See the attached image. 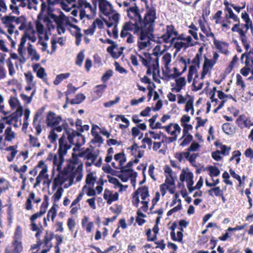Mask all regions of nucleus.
<instances>
[{"label":"nucleus","mask_w":253,"mask_h":253,"mask_svg":"<svg viewBox=\"0 0 253 253\" xmlns=\"http://www.w3.org/2000/svg\"><path fill=\"white\" fill-rule=\"evenodd\" d=\"M156 10L154 8H150L143 19L135 21L136 27L134 33L137 35H144L154 37L153 31L156 19Z\"/></svg>","instance_id":"1"},{"label":"nucleus","mask_w":253,"mask_h":253,"mask_svg":"<svg viewBox=\"0 0 253 253\" xmlns=\"http://www.w3.org/2000/svg\"><path fill=\"white\" fill-rule=\"evenodd\" d=\"M64 156L60 155H54L53 160V164L54 167H56V170L59 172L58 175L54 179L53 188H55L59 184H63L67 179L66 172H62L61 166L64 162Z\"/></svg>","instance_id":"2"},{"label":"nucleus","mask_w":253,"mask_h":253,"mask_svg":"<svg viewBox=\"0 0 253 253\" xmlns=\"http://www.w3.org/2000/svg\"><path fill=\"white\" fill-rule=\"evenodd\" d=\"M78 4V8L80 9V17L81 19H83L84 17L89 19L95 15L96 2H95L93 7L86 0H79Z\"/></svg>","instance_id":"3"},{"label":"nucleus","mask_w":253,"mask_h":253,"mask_svg":"<svg viewBox=\"0 0 253 253\" xmlns=\"http://www.w3.org/2000/svg\"><path fill=\"white\" fill-rule=\"evenodd\" d=\"M62 121L61 116H56L55 114L51 111H50L46 119V123L48 126L55 127L58 125Z\"/></svg>","instance_id":"4"},{"label":"nucleus","mask_w":253,"mask_h":253,"mask_svg":"<svg viewBox=\"0 0 253 253\" xmlns=\"http://www.w3.org/2000/svg\"><path fill=\"white\" fill-rule=\"evenodd\" d=\"M138 36V46L140 50L145 49L150 45V41L154 37L144 35H137Z\"/></svg>","instance_id":"5"},{"label":"nucleus","mask_w":253,"mask_h":253,"mask_svg":"<svg viewBox=\"0 0 253 253\" xmlns=\"http://www.w3.org/2000/svg\"><path fill=\"white\" fill-rule=\"evenodd\" d=\"M23 115V110L22 106H19L15 112L12 114L10 116L5 117L3 118V120L5 121L6 124L11 125L12 124L13 122L17 123L18 120V116L19 115L20 117Z\"/></svg>","instance_id":"6"},{"label":"nucleus","mask_w":253,"mask_h":253,"mask_svg":"<svg viewBox=\"0 0 253 253\" xmlns=\"http://www.w3.org/2000/svg\"><path fill=\"white\" fill-rule=\"evenodd\" d=\"M172 35H178V32L174 30L172 25H168L167 26V32L162 36L161 38L166 43L170 42V38Z\"/></svg>","instance_id":"7"},{"label":"nucleus","mask_w":253,"mask_h":253,"mask_svg":"<svg viewBox=\"0 0 253 253\" xmlns=\"http://www.w3.org/2000/svg\"><path fill=\"white\" fill-rule=\"evenodd\" d=\"M59 145L58 153L63 156L66 154L67 150L71 148L70 145L68 144L67 141L64 136H62L59 139Z\"/></svg>","instance_id":"8"},{"label":"nucleus","mask_w":253,"mask_h":253,"mask_svg":"<svg viewBox=\"0 0 253 253\" xmlns=\"http://www.w3.org/2000/svg\"><path fill=\"white\" fill-rule=\"evenodd\" d=\"M99 3V8L101 13L104 15L110 14L109 11L112 8L111 4L106 0H97Z\"/></svg>","instance_id":"9"},{"label":"nucleus","mask_w":253,"mask_h":253,"mask_svg":"<svg viewBox=\"0 0 253 253\" xmlns=\"http://www.w3.org/2000/svg\"><path fill=\"white\" fill-rule=\"evenodd\" d=\"M127 11V16L130 18L134 19L135 21L141 19V15L136 6L130 7Z\"/></svg>","instance_id":"10"},{"label":"nucleus","mask_w":253,"mask_h":253,"mask_svg":"<svg viewBox=\"0 0 253 253\" xmlns=\"http://www.w3.org/2000/svg\"><path fill=\"white\" fill-rule=\"evenodd\" d=\"M166 131L171 135H177L176 133H180L181 128L178 124H170L165 127Z\"/></svg>","instance_id":"11"},{"label":"nucleus","mask_w":253,"mask_h":253,"mask_svg":"<svg viewBox=\"0 0 253 253\" xmlns=\"http://www.w3.org/2000/svg\"><path fill=\"white\" fill-rule=\"evenodd\" d=\"M28 54L32 56V60L39 61L40 58V56L36 49L33 48V45L30 43H28V46L27 48Z\"/></svg>","instance_id":"12"},{"label":"nucleus","mask_w":253,"mask_h":253,"mask_svg":"<svg viewBox=\"0 0 253 253\" xmlns=\"http://www.w3.org/2000/svg\"><path fill=\"white\" fill-rule=\"evenodd\" d=\"M120 169V172L123 174H126L129 178L130 177L135 178L137 176V173L131 169H126L125 167H121Z\"/></svg>","instance_id":"13"},{"label":"nucleus","mask_w":253,"mask_h":253,"mask_svg":"<svg viewBox=\"0 0 253 253\" xmlns=\"http://www.w3.org/2000/svg\"><path fill=\"white\" fill-rule=\"evenodd\" d=\"M193 174L191 172H188L186 173V181L187 182V186L189 192L192 193L193 192L192 185L194 183L193 180Z\"/></svg>","instance_id":"14"},{"label":"nucleus","mask_w":253,"mask_h":253,"mask_svg":"<svg viewBox=\"0 0 253 253\" xmlns=\"http://www.w3.org/2000/svg\"><path fill=\"white\" fill-rule=\"evenodd\" d=\"M207 192L211 197L222 196L223 191L220 189L219 187H215L214 188L209 189Z\"/></svg>","instance_id":"15"},{"label":"nucleus","mask_w":253,"mask_h":253,"mask_svg":"<svg viewBox=\"0 0 253 253\" xmlns=\"http://www.w3.org/2000/svg\"><path fill=\"white\" fill-rule=\"evenodd\" d=\"M85 98V96L84 94H78L75 98L72 99L70 101V103L73 104H79L82 103Z\"/></svg>","instance_id":"16"},{"label":"nucleus","mask_w":253,"mask_h":253,"mask_svg":"<svg viewBox=\"0 0 253 253\" xmlns=\"http://www.w3.org/2000/svg\"><path fill=\"white\" fill-rule=\"evenodd\" d=\"M139 193L143 201H145L146 198L149 196L148 187L143 186L138 188Z\"/></svg>","instance_id":"17"},{"label":"nucleus","mask_w":253,"mask_h":253,"mask_svg":"<svg viewBox=\"0 0 253 253\" xmlns=\"http://www.w3.org/2000/svg\"><path fill=\"white\" fill-rule=\"evenodd\" d=\"M5 139L8 141H10L15 137V133L12 131L10 126L7 127L5 130Z\"/></svg>","instance_id":"18"},{"label":"nucleus","mask_w":253,"mask_h":253,"mask_svg":"<svg viewBox=\"0 0 253 253\" xmlns=\"http://www.w3.org/2000/svg\"><path fill=\"white\" fill-rule=\"evenodd\" d=\"M172 44H173V46L176 48L177 52H179L182 47L187 48L190 46L188 43L182 42H174Z\"/></svg>","instance_id":"19"},{"label":"nucleus","mask_w":253,"mask_h":253,"mask_svg":"<svg viewBox=\"0 0 253 253\" xmlns=\"http://www.w3.org/2000/svg\"><path fill=\"white\" fill-rule=\"evenodd\" d=\"M70 75L69 73H66L64 74H61L57 75L56 77L55 80L54 81V84L55 85H57L59 84L64 79H66L68 78Z\"/></svg>","instance_id":"20"},{"label":"nucleus","mask_w":253,"mask_h":253,"mask_svg":"<svg viewBox=\"0 0 253 253\" xmlns=\"http://www.w3.org/2000/svg\"><path fill=\"white\" fill-rule=\"evenodd\" d=\"M23 0H11V4L9 7L11 10H12L13 13L17 14V15L20 14V11L18 10V6L16 5L17 2H21Z\"/></svg>","instance_id":"21"},{"label":"nucleus","mask_w":253,"mask_h":253,"mask_svg":"<svg viewBox=\"0 0 253 253\" xmlns=\"http://www.w3.org/2000/svg\"><path fill=\"white\" fill-rule=\"evenodd\" d=\"M176 234L177 235L176 236L174 232H170V236L172 240L182 242L183 237V233L181 231H178Z\"/></svg>","instance_id":"22"},{"label":"nucleus","mask_w":253,"mask_h":253,"mask_svg":"<svg viewBox=\"0 0 253 253\" xmlns=\"http://www.w3.org/2000/svg\"><path fill=\"white\" fill-rule=\"evenodd\" d=\"M14 19L15 16L11 15H6L1 18L2 22L7 25H12V23L14 22Z\"/></svg>","instance_id":"23"},{"label":"nucleus","mask_w":253,"mask_h":253,"mask_svg":"<svg viewBox=\"0 0 253 253\" xmlns=\"http://www.w3.org/2000/svg\"><path fill=\"white\" fill-rule=\"evenodd\" d=\"M108 181L110 183H112L116 186H118L120 188V189L119 191H122L123 190V187L124 186V185L122 184L119 181V180L114 177L110 176L109 175L108 176Z\"/></svg>","instance_id":"24"},{"label":"nucleus","mask_w":253,"mask_h":253,"mask_svg":"<svg viewBox=\"0 0 253 253\" xmlns=\"http://www.w3.org/2000/svg\"><path fill=\"white\" fill-rule=\"evenodd\" d=\"M22 238V229L20 227V226H17L15 232H14V241L17 240L21 241Z\"/></svg>","instance_id":"25"},{"label":"nucleus","mask_w":253,"mask_h":253,"mask_svg":"<svg viewBox=\"0 0 253 253\" xmlns=\"http://www.w3.org/2000/svg\"><path fill=\"white\" fill-rule=\"evenodd\" d=\"M106 87L107 85L106 84L97 85L95 87L94 92L98 96L100 97L101 96Z\"/></svg>","instance_id":"26"},{"label":"nucleus","mask_w":253,"mask_h":253,"mask_svg":"<svg viewBox=\"0 0 253 253\" xmlns=\"http://www.w3.org/2000/svg\"><path fill=\"white\" fill-rule=\"evenodd\" d=\"M50 18L52 19L57 24V27L63 26V21L60 17H57L54 14L51 13L49 15Z\"/></svg>","instance_id":"27"},{"label":"nucleus","mask_w":253,"mask_h":253,"mask_svg":"<svg viewBox=\"0 0 253 253\" xmlns=\"http://www.w3.org/2000/svg\"><path fill=\"white\" fill-rule=\"evenodd\" d=\"M13 246L14 247V251L15 253H19L23 250V247L21 241H14Z\"/></svg>","instance_id":"28"},{"label":"nucleus","mask_w":253,"mask_h":253,"mask_svg":"<svg viewBox=\"0 0 253 253\" xmlns=\"http://www.w3.org/2000/svg\"><path fill=\"white\" fill-rule=\"evenodd\" d=\"M24 75L26 78V80L28 84L30 85H35V83L34 82V76L31 72L24 73Z\"/></svg>","instance_id":"29"},{"label":"nucleus","mask_w":253,"mask_h":253,"mask_svg":"<svg viewBox=\"0 0 253 253\" xmlns=\"http://www.w3.org/2000/svg\"><path fill=\"white\" fill-rule=\"evenodd\" d=\"M63 191L64 190L62 187H59L58 188L56 192L54 194L53 196L54 202H57L60 200L62 196Z\"/></svg>","instance_id":"30"},{"label":"nucleus","mask_w":253,"mask_h":253,"mask_svg":"<svg viewBox=\"0 0 253 253\" xmlns=\"http://www.w3.org/2000/svg\"><path fill=\"white\" fill-rule=\"evenodd\" d=\"M171 55L169 53L165 54L163 56V60L164 61L165 66L166 68H168V66L171 62Z\"/></svg>","instance_id":"31"},{"label":"nucleus","mask_w":253,"mask_h":253,"mask_svg":"<svg viewBox=\"0 0 253 253\" xmlns=\"http://www.w3.org/2000/svg\"><path fill=\"white\" fill-rule=\"evenodd\" d=\"M113 72L112 70L107 71L102 76L101 81L103 83H106L110 78L113 76Z\"/></svg>","instance_id":"32"},{"label":"nucleus","mask_w":253,"mask_h":253,"mask_svg":"<svg viewBox=\"0 0 253 253\" xmlns=\"http://www.w3.org/2000/svg\"><path fill=\"white\" fill-rule=\"evenodd\" d=\"M29 142L33 147H39L41 146L40 143L38 142V138L31 134L29 135Z\"/></svg>","instance_id":"33"},{"label":"nucleus","mask_w":253,"mask_h":253,"mask_svg":"<svg viewBox=\"0 0 253 253\" xmlns=\"http://www.w3.org/2000/svg\"><path fill=\"white\" fill-rule=\"evenodd\" d=\"M84 52L83 51H80L77 55L76 64L81 67L84 61Z\"/></svg>","instance_id":"34"},{"label":"nucleus","mask_w":253,"mask_h":253,"mask_svg":"<svg viewBox=\"0 0 253 253\" xmlns=\"http://www.w3.org/2000/svg\"><path fill=\"white\" fill-rule=\"evenodd\" d=\"M7 65L8 68L9 75L11 76H13L15 73V71L14 68L13 64L10 59H8L7 61Z\"/></svg>","instance_id":"35"},{"label":"nucleus","mask_w":253,"mask_h":253,"mask_svg":"<svg viewBox=\"0 0 253 253\" xmlns=\"http://www.w3.org/2000/svg\"><path fill=\"white\" fill-rule=\"evenodd\" d=\"M237 82L236 84L237 85H240L243 90H244L246 87V84L243 80L242 77L240 74L236 75Z\"/></svg>","instance_id":"36"},{"label":"nucleus","mask_w":253,"mask_h":253,"mask_svg":"<svg viewBox=\"0 0 253 253\" xmlns=\"http://www.w3.org/2000/svg\"><path fill=\"white\" fill-rule=\"evenodd\" d=\"M218 148L220 149V153L224 156L228 155L230 150V147L224 145L220 144Z\"/></svg>","instance_id":"37"},{"label":"nucleus","mask_w":253,"mask_h":253,"mask_svg":"<svg viewBox=\"0 0 253 253\" xmlns=\"http://www.w3.org/2000/svg\"><path fill=\"white\" fill-rule=\"evenodd\" d=\"M50 216H51V220L52 221H53L54 218L56 216V210L54 206L52 207L49 210V211L48 212V213L47 215V219L48 220H49V217Z\"/></svg>","instance_id":"38"},{"label":"nucleus","mask_w":253,"mask_h":253,"mask_svg":"<svg viewBox=\"0 0 253 253\" xmlns=\"http://www.w3.org/2000/svg\"><path fill=\"white\" fill-rule=\"evenodd\" d=\"M209 171L211 176H217L220 173V171L218 169L213 166H211L209 168Z\"/></svg>","instance_id":"39"},{"label":"nucleus","mask_w":253,"mask_h":253,"mask_svg":"<svg viewBox=\"0 0 253 253\" xmlns=\"http://www.w3.org/2000/svg\"><path fill=\"white\" fill-rule=\"evenodd\" d=\"M178 201L180 203H181V200L180 199H179ZM181 208H182V206H181V203H180L177 206L175 207L173 209H172L170 210H169L167 212V215L168 216H170V215H172L173 213L176 212L180 210L181 209Z\"/></svg>","instance_id":"40"},{"label":"nucleus","mask_w":253,"mask_h":253,"mask_svg":"<svg viewBox=\"0 0 253 253\" xmlns=\"http://www.w3.org/2000/svg\"><path fill=\"white\" fill-rule=\"evenodd\" d=\"M213 64L212 63L211 60L205 58V62L203 65V69L207 70V71H209L210 68H211L213 66Z\"/></svg>","instance_id":"41"},{"label":"nucleus","mask_w":253,"mask_h":253,"mask_svg":"<svg viewBox=\"0 0 253 253\" xmlns=\"http://www.w3.org/2000/svg\"><path fill=\"white\" fill-rule=\"evenodd\" d=\"M112 192L107 189H105L104 192L103 197L105 200H107L108 204H111V196Z\"/></svg>","instance_id":"42"},{"label":"nucleus","mask_w":253,"mask_h":253,"mask_svg":"<svg viewBox=\"0 0 253 253\" xmlns=\"http://www.w3.org/2000/svg\"><path fill=\"white\" fill-rule=\"evenodd\" d=\"M37 76L40 78L44 80V77H46L47 75L45 73V70L43 67H40L37 72Z\"/></svg>","instance_id":"43"},{"label":"nucleus","mask_w":253,"mask_h":253,"mask_svg":"<svg viewBox=\"0 0 253 253\" xmlns=\"http://www.w3.org/2000/svg\"><path fill=\"white\" fill-rule=\"evenodd\" d=\"M176 82V85L183 87L186 84V80L184 77H180L176 78L175 80Z\"/></svg>","instance_id":"44"},{"label":"nucleus","mask_w":253,"mask_h":253,"mask_svg":"<svg viewBox=\"0 0 253 253\" xmlns=\"http://www.w3.org/2000/svg\"><path fill=\"white\" fill-rule=\"evenodd\" d=\"M183 138V140L180 144V146L183 147L188 145L192 141L193 136L192 135H188L187 136L184 137Z\"/></svg>","instance_id":"45"},{"label":"nucleus","mask_w":253,"mask_h":253,"mask_svg":"<svg viewBox=\"0 0 253 253\" xmlns=\"http://www.w3.org/2000/svg\"><path fill=\"white\" fill-rule=\"evenodd\" d=\"M120 98L117 97L114 100H111L104 103V106L107 108H110L113 105L116 104L120 101Z\"/></svg>","instance_id":"46"},{"label":"nucleus","mask_w":253,"mask_h":253,"mask_svg":"<svg viewBox=\"0 0 253 253\" xmlns=\"http://www.w3.org/2000/svg\"><path fill=\"white\" fill-rule=\"evenodd\" d=\"M43 21L44 22L46 23L47 27L49 30L55 29V26L49 19V17H45L43 19Z\"/></svg>","instance_id":"47"},{"label":"nucleus","mask_w":253,"mask_h":253,"mask_svg":"<svg viewBox=\"0 0 253 253\" xmlns=\"http://www.w3.org/2000/svg\"><path fill=\"white\" fill-rule=\"evenodd\" d=\"M96 180V177L93 176V173H88L86 177L85 182L87 184H90L93 183Z\"/></svg>","instance_id":"48"},{"label":"nucleus","mask_w":253,"mask_h":253,"mask_svg":"<svg viewBox=\"0 0 253 253\" xmlns=\"http://www.w3.org/2000/svg\"><path fill=\"white\" fill-rule=\"evenodd\" d=\"M14 22L17 24H23L25 23H27V19L23 15L18 17L15 16Z\"/></svg>","instance_id":"49"},{"label":"nucleus","mask_w":253,"mask_h":253,"mask_svg":"<svg viewBox=\"0 0 253 253\" xmlns=\"http://www.w3.org/2000/svg\"><path fill=\"white\" fill-rule=\"evenodd\" d=\"M97 155L92 152H89L85 156V159L88 161H91L94 163L97 159Z\"/></svg>","instance_id":"50"},{"label":"nucleus","mask_w":253,"mask_h":253,"mask_svg":"<svg viewBox=\"0 0 253 253\" xmlns=\"http://www.w3.org/2000/svg\"><path fill=\"white\" fill-rule=\"evenodd\" d=\"M36 26L38 33L40 35L43 34L44 30L43 25L39 21H37L36 22Z\"/></svg>","instance_id":"51"},{"label":"nucleus","mask_w":253,"mask_h":253,"mask_svg":"<svg viewBox=\"0 0 253 253\" xmlns=\"http://www.w3.org/2000/svg\"><path fill=\"white\" fill-rule=\"evenodd\" d=\"M185 111L186 112H189L190 110H192L191 114H193L194 113V108H193V101L191 100H189L185 105Z\"/></svg>","instance_id":"52"},{"label":"nucleus","mask_w":253,"mask_h":253,"mask_svg":"<svg viewBox=\"0 0 253 253\" xmlns=\"http://www.w3.org/2000/svg\"><path fill=\"white\" fill-rule=\"evenodd\" d=\"M136 27V25L135 24V23L133 24L131 22H126L125 23L123 28L128 31H132L134 28H135Z\"/></svg>","instance_id":"53"},{"label":"nucleus","mask_w":253,"mask_h":253,"mask_svg":"<svg viewBox=\"0 0 253 253\" xmlns=\"http://www.w3.org/2000/svg\"><path fill=\"white\" fill-rule=\"evenodd\" d=\"M45 212V210H44L43 211H40V212H38L33 215H32L30 218V220L32 222H34V221L37 219L38 218L42 216Z\"/></svg>","instance_id":"54"},{"label":"nucleus","mask_w":253,"mask_h":253,"mask_svg":"<svg viewBox=\"0 0 253 253\" xmlns=\"http://www.w3.org/2000/svg\"><path fill=\"white\" fill-rule=\"evenodd\" d=\"M67 87L68 89L65 92L66 96H68L72 92H75L77 90V88L73 86L71 84H68Z\"/></svg>","instance_id":"55"},{"label":"nucleus","mask_w":253,"mask_h":253,"mask_svg":"<svg viewBox=\"0 0 253 253\" xmlns=\"http://www.w3.org/2000/svg\"><path fill=\"white\" fill-rule=\"evenodd\" d=\"M200 145L198 143L193 142L190 146L188 148V151L190 152L196 151L199 148Z\"/></svg>","instance_id":"56"},{"label":"nucleus","mask_w":253,"mask_h":253,"mask_svg":"<svg viewBox=\"0 0 253 253\" xmlns=\"http://www.w3.org/2000/svg\"><path fill=\"white\" fill-rule=\"evenodd\" d=\"M73 177L76 178V181L77 182L81 181L83 177V173L82 171L79 170L78 169H77L73 174Z\"/></svg>","instance_id":"57"},{"label":"nucleus","mask_w":253,"mask_h":253,"mask_svg":"<svg viewBox=\"0 0 253 253\" xmlns=\"http://www.w3.org/2000/svg\"><path fill=\"white\" fill-rule=\"evenodd\" d=\"M202 54L201 53H197L195 57L192 60V63L195 65H197L198 67H200V58L201 57Z\"/></svg>","instance_id":"58"},{"label":"nucleus","mask_w":253,"mask_h":253,"mask_svg":"<svg viewBox=\"0 0 253 253\" xmlns=\"http://www.w3.org/2000/svg\"><path fill=\"white\" fill-rule=\"evenodd\" d=\"M57 136L58 135L54 132V130H51L50 131L48 138L51 143H54L56 141Z\"/></svg>","instance_id":"59"},{"label":"nucleus","mask_w":253,"mask_h":253,"mask_svg":"<svg viewBox=\"0 0 253 253\" xmlns=\"http://www.w3.org/2000/svg\"><path fill=\"white\" fill-rule=\"evenodd\" d=\"M109 17V18L114 22L115 24L117 23V25L118 24L119 20V14L118 13H112L108 15Z\"/></svg>","instance_id":"60"},{"label":"nucleus","mask_w":253,"mask_h":253,"mask_svg":"<svg viewBox=\"0 0 253 253\" xmlns=\"http://www.w3.org/2000/svg\"><path fill=\"white\" fill-rule=\"evenodd\" d=\"M242 18L243 19H244V20L245 21V22L246 23H248V22H250L251 29H253L252 22L248 14L247 13H242Z\"/></svg>","instance_id":"61"},{"label":"nucleus","mask_w":253,"mask_h":253,"mask_svg":"<svg viewBox=\"0 0 253 253\" xmlns=\"http://www.w3.org/2000/svg\"><path fill=\"white\" fill-rule=\"evenodd\" d=\"M114 65L115 66L116 70L119 72L120 73L126 74L127 73L126 70H125L123 67H121L117 62H115Z\"/></svg>","instance_id":"62"},{"label":"nucleus","mask_w":253,"mask_h":253,"mask_svg":"<svg viewBox=\"0 0 253 253\" xmlns=\"http://www.w3.org/2000/svg\"><path fill=\"white\" fill-rule=\"evenodd\" d=\"M220 151L219 150H217L215 152H213L211 154L212 157L215 160L218 161L221 159V157L220 156Z\"/></svg>","instance_id":"63"},{"label":"nucleus","mask_w":253,"mask_h":253,"mask_svg":"<svg viewBox=\"0 0 253 253\" xmlns=\"http://www.w3.org/2000/svg\"><path fill=\"white\" fill-rule=\"evenodd\" d=\"M68 125L66 123H63L62 125L59 126H57L53 127V130H56V131L60 132H61L63 129H65L66 126H67Z\"/></svg>","instance_id":"64"}]
</instances>
